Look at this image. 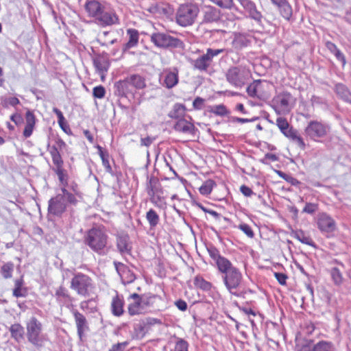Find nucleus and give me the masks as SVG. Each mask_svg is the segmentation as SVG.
I'll return each mask as SVG.
<instances>
[{
    "instance_id": "1",
    "label": "nucleus",
    "mask_w": 351,
    "mask_h": 351,
    "mask_svg": "<svg viewBox=\"0 0 351 351\" xmlns=\"http://www.w3.org/2000/svg\"><path fill=\"white\" fill-rule=\"evenodd\" d=\"M207 251L218 271L222 275L223 282L227 290L232 295L239 296L243 281L241 270L228 258L222 256L215 247H209Z\"/></svg>"
},
{
    "instance_id": "2",
    "label": "nucleus",
    "mask_w": 351,
    "mask_h": 351,
    "mask_svg": "<svg viewBox=\"0 0 351 351\" xmlns=\"http://www.w3.org/2000/svg\"><path fill=\"white\" fill-rule=\"evenodd\" d=\"M66 147L64 141L59 136L55 138V144L47 146L52 162L54 165L53 171L58 176V180L62 187L66 188L69 186V174L64 168V160L60 154V152Z\"/></svg>"
},
{
    "instance_id": "3",
    "label": "nucleus",
    "mask_w": 351,
    "mask_h": 351,
    "mask_svg": "<svg viewBox=\"0 0 351 351\" xmlns=\"http://www.w3.org/2000/svg\"><path fill=\"white\" fill-rule=\"evenodd\" d=\"M250 69L245 65H237L230 67L226 73L227 82L233 87L241 88L252 78Z\"/></svg>"
},
{
    "instance_id": "4",
    "label": "nucleus",
    "mask_w": 351,
    "mask_h": 351,
    "mask_svg": "<svg viewBox=\"0 0 351 351\" xmlns=\"http://www.w3.org/2000/svg\"><path fill=\"white\" fill-rule=\"evenodd\" d=\"M108 237L101 228H92L88 230L84 239V243L93 252L101 254L108 243Z\"/></svg>"
},
{
    "instance_id": "5",
    "label": "nucleus",
    "mask_w": 351,
    "mask_h": 351,
    "mask_svg": "<svg viewBox=\"0 0 351 351\" xmlns=\"http://www.w3.org/2000/svg\"><path fill=\"white\" fill-rule=\"evenodd\" d=\"M70 287L78 295L84 298L90 297L95 289L93 278L81 272L74 274L71 280Z\"/></svg>"
},
{
    "instance_id": "6",
    "label": "nucleus",
    "mask_w": 351,
    "mask_h": 351,
    "mask_svg": "<svg viewBox=\"0 0 351 351\" xmlns=\"http://www.w3.org/2000/svg\"><path fill=\"white\" fill-rule=\"evenodd\" d=\"M199 11V8L195 3H186L181 4L176 12V23L182 27L193 25L198 15Z\"/></svg>"
},
{
    "instance_id": "7",
    "label": "nucleus",
    "mask_w": 351,
    "mask_h": 351,
    "mask_svg": "<svg viewBox=\"0 0 351 351\" xmlns=\"http://www.w3.org/2000/svg\"><path fill=\"white\" fill-rule=\"evenodd\" d=\"M26 336L29 343L35 347L43 346L47 340L43 332L42 323L35 317H32L26 324Z\"/></svg>"
},
{
    "instance_id": "8",
    "label": "nucleus",
    "mask_w": 351,
    "mask_h": 351,
    "mask_svg": "<svg viewBox=\"0 0 351 351\" xmlns=\"http://www.w3.org/2000/svg\"><path fill=\"white\" fill-rule=\"evenodd\" d=\"M150 40L158 48L184 49V44L180 39L171 36V35L164 32H156L152 33L150 36Z\"/></svg>"
},
{
    "instance_id": "9",
    "label": "nucleus",
    "mask_w": 351,
    "mask_h": 351,
    "mask_svg": "<svg viewBox=\"0 0 351 351\" xmlns=\"http://www.w3.org/2000/svg\"><path fill=\"white\" fill-rule=\"evenodd\" d=\"M271 101L277 114H288L295 103V99L291 93L285 90L276 94Z\"/></svg>"
},
{
    "instance_id": "10",
    "label": "nucleus",
    "mask_w": 351,
    "mask_h": 351,
    "mask_svg": "<svg viewBox=\"0 0 351 351\" xmlns=\"http://www.w3.org/2000/svg\"><path fill=\"white\" fill-rule=\"evenodd\" d=\"M223 51V49L208 48L205 53L200 55L193 60V68L199 72H207L212 66L213 58Z\"/></svg>"
},
{
    "instance_id": "11",
    "label": "nucleus",
    "mask_w": 351,
    "mask_h": 351,
    "mask_svg": "<svg viewBox=\"0 0 351 351\" xmlns=\"http://www.w3.org/2000/svg\"><path fill=\"white\" fill-rule=\"evenodd\" d=\"M276 125L285 136L295 141L300 149H305L306 144L303 138L299 135L298 131L289 123L285 117H278L276 119Z\"/></svg>"
},
{
    "instance_id": "12",
    "label": "nucleus",
    "mask_w": 351,
    "mask_h": 351,
    "mask_svg": "<svg viewBox=\"0 0 351 351\" xmlns=\"http://www.w3.org/2000/svg\"><path fill=\"white\" fill-rule=\"evenodd\" d=\"M328 132V126L318 121H311L304 129L306 136L317 142L319 141L320 138L325 137Z\"/></svg>"
},
{
    "instance_id": "13",
    "label": "nucleus",
    "mask_w": 351,
    "mask_h": 351,
    "mask_svg": "<svg viewBox=\"0 0 351 351\" xmlns=\"http://www.w3.org/2000/svg\"><path fill=\"white\" fill-rule=\"evenodd\" d=\"M316 224L319 231L327 237H330L337 228L335 219L325 213H319L317 215Z\"/></svg>"
},
{
    "instance_id": "14",
    "label": "nucleus",
    "mask_w": 351,
    "mask_h": 351,
    "mask_svg": "<svg viewBox=\"0 0 351 351\" xmlns=\"http://www.w3.org/2000/svg\"><path fill=\"white\" fill-rule=\"evenodd\" d=\"M147 194L150 201L154 204H160L165 202L163 190L160 183L156 178H150L147 186Z\"/></svg>"
},
{
    "instance_id": "15",
    "label": "nucleus",
    "mask_w": 351,
    "mask_h": 351,
    "mask_svg": "<svg viewBox=\"0 0 351 351\" xmlns=\"http://www.w3.org/2000/svg\"><path fill=\"white\" fill-rule=\"evenodd\" d=\"M128 312L130 316L139 315L146 313L142 295L134 293L129 295Z\"/></svg>"
},
{
    "instance_id": "16",
    "label": "nucleus",
    "mask_w": 351,
    "mask_h": 351,
    "mask_svg": "<svg viewBox=\"0 0 351 351\" xmlns=\"http://www.w3.org/2000/svg\"><path fill=\"white\" fill-rule=\"evenodd\" d=\"M161 84L168 89L173 88L179 82V69L177 67L167 68L160 75Z\"/></svg>"
},
{
    "instance_id": "17",
    "label": "nucleus",
    "mask_w": 351,
    "mask_h": 351,
    "mask_svg": "<svg viewBox=\"0 0 351 351\" xmlns=\"http://www.w3.org/2000/svg\"><path fill=\"white\" fill-rule=\"evenodd\" d=\"M267 87V83H263L261 80H256L248 85L246 92L250 97L263 99L268 95Z\"/></svg>"
},
{
    "instance_id": "18",
    "label": "nucleus",
    "mask_w": 351,
    "mask_h": 351,
    "mask_svg": "<svg viewBox=\"0 0 351 351\" xmlns=\"http://www.w3.org/2000/svg\"><path fill=\"white\" fill-rule=\"evenodd\" d=\"M330 264L334 265L328 269L331 280L335 287H341L346 281L343 272L344 265L337 259L333 260Z\"/></svg>"
},
{
    "instance_id": "19",
    "label": "nucleus",
    "mask_w": 351,
    "mask_h": 351,
    "mask_svg": "<svg viewBox=\"0 0 351 351\" xmlns=\"http://www.w3.org/2000/svg\"><path fill=\"white\" fill-rule=\"evenodd\" d=\"M71 307L72 308L71 309V312L74 318L77 328V334L80 340L82 341L85 332L89 330L88 320L82 313L73 308V305H71Z\"/></svg>"
},
{
    "instance_id": "20",
    "label": "nucleus",
    "mask_w": 351,
    "mask_h": 351,
    "mask_svg": "<svg viewBox=\"0 0 351 351\" xmlns=\"http://www.w3.org/2000/svg\"><path fill=\"white\" fill-rule=\"evenodd\" d=\"M160 324L161 322L157 318L149 317L141 319L134 326V333L137 337L143 338L153 326Z\"/></svg>"
},
{
    "instance_id": "21",
    "label": "nucleus",
    "mask_w": 351,
    "mask_h": 351,
    "mask_svg": "<svg viewBox=\"0 0 351 351\" xmlns=\"http://www.w3.org/2000/svg\"><path fill=\"white\" fill-rule=\"evenodd\" d=\"M97 22L102 27L119 25L120 23L119 18L116 12L112 9H106L104 8Z\"/></svg>"
},
{
    "instance_id": "22",
    "label": "nucleus",
    "mask_w": 351,
    "mask_h": 351,
    "mask_svg": "<svg viewBox=\"0 0 351 351\" xmlns=\"http://www.w3.org/2000/svg\"><path fill=\"white\" fill-rule=\"evenodd\" d=\"M93 65L100 76L101 81L104 82L106 73L110 65L108 58L104 55H98L93 59Z\"/></svg>"
},
{
    "instance_id": "23",
    "label": "nucleus",
    "mask_w": 351,
    "mask_h": 351,
    "mask_svg": "<svg viewBox=\"0 0 351 351\" xmlns=\"http://www.w3.org/2000/svg\"><path fill=\"white\" fill-rule=\"evenodd\" d=\"M37 119L34 112L27 110L25 113V126L23 131V136L24 138H29L36 128Z\"/></svg>"
},
{
    "instance_id": "24",
    "label": "nucleus",
    "mask_w": 351,
    "mask_h": 351,
    "mask_svg": "<svg viewBox=\"0 0 351 351\" xmlns=\"http://www.w3.org/2000/svg\"><path fill=\"white\" fill-rule=\"evenodd\" d=\"M66 204L60 195H58L49 201L48 211L50 214L59 216L66 210Z\"/></svg>"
},
{
    "instance_id": "25",
    "label": "nucleus",
    "mask_w": 351,
    "mask_h": 351,
    "mask_svg": "<svg viewBox=\"0 0 351 351\" xmlns=\"http://www.w3.org/2000/svg\"><path fill=\"white\" fill-rule=\"evenodd\" d=\"M114 88L118 93V95L122 97H127L128 95L134 96L135 91L132 86L131 82L126 77L122 80H119L114 84Z\"/></svg>"
},
{
    "instance_id": "26",
    "label": "nucleus",
    "mask_w": 351,
    "mask_h": 351,
    "mask_svg": "<svg viewBox=\"0 0 351 351\" xmlns=\"http://www.w3.org/2000/svg\"><path fill=\"white\" fill-rule=\"evenodd\" d=\"M84 8L88 16L97 20L105 7L98 1L86 0Z\"/></svg>"
},
{
    "instance_id": "27",
    "label": "nucleus",
    "mask_w": 351,
    "mask_h": 351,
    "mask_svg": "<svg viewBox=\"0 0 351 351\" xmlns=\"http://www.w3.org/2000/svg\"><path fill=\"white\" fill-rule=\"evenodd\" d=\"M125 302L123 297L117 293L112 298L110 308L114 316L121 317L124 313Z\"/></svg>"
},
{
    "instance_id": "28",
    "label": "nucleus",
    "mask_w": 351,
    "mask_h": 351,
    "mask_svg": "<svg viewBox=\"0 0 351 351\" xmlns=\"http://www.w3.org/2000/svg\"><path fill=\"white\" fill-rule=\"evenodd\" d=\"M173 128L177 132L189 134H194L196 130L194 124L184 118L178 119Z\"/></svg>"
},
{
    "instance_id": "29",
    "label": "nucleus",
    "mask_w": 351,
    "mask_h": 351,
    "mask_svg": "<svg viewBox=\"0 0 351 351\" xmlns=\"http://www.w3.org/2000/svg\"><path fill=\"white\" fill-rule=\"evenodd\" d=\"M28 294V289L25 286L23 276L16 279L14 281L12 295L15 298H25Z\"/></svg>"
},
{
    "instance_id": "30",
    "label": "nucleus",
    "mask_w": 351,
    "mask_h": 351,
    "mask_svg": "<svg viewBox=\"0 0 351 351\" xmlns=\"http://www.w3.org/2000/svg\"><path fill=\"white\" fill-rule=\"evenodd\" d=\"M130 237L128 234H121L117 237V247L122 254H130L132 246L129 242Z\"/></svg>"
},
{
    "instance_id": "31",
    "label": "nucleus",
    "mask_w": 351,
    "mask_h": 351,
    "mask_svg": "<svg viewBox=\"0 0 351 351\" xmlns=\"http://www.w3.org/2000/svg\"><path fill=\"white\" fill-rule=\"evenodd\" d=\"M55 297L56 300L60 302H71L73 300V298L71 295L68 289L63 285L56 289Z\"/></svg>"
},
{
    "instance_id": "32",
    "label": "nucleus",
    "mask_w": 351,
    "mask_h": 351,
    "mask_svg": "<svg viewBox=\"0 0 351 351\" xmlns=\"http://www.w3.org/2000/svg\"><path fill=\"white\" fill-rule=\"evenodd\" d=\"M142 296L143 298L146 313L151 308H158L159 304L162 301L161 297L155 294H147Z\"/></svg>"
},
{
    "instance_id": "33",
    "label": "nucleus",
    "mask_w": 351,
    "mask_h": 351,
    "mask_svg": "<svg viewBox=\"0 0 351 351\" xmlns=\"http://www.w3.org/2000/svg\"><path fill=\"white\" fill-rule=\"evenodd\" d=\"M242 5L252 19L257 21H261L262 14L257 10L255 4L253 2L249 0H243Z\"/></svg>"
},
{
    "instance_id": "34",
    "label": "nucleus",
    "mask_w": 351,
    "mask_h": 351,
    "mask_svg": "<svg viewBox=\"0 0 351 351\" xmlns=\"http://www.w3.org/2000/svg\"><path fill=\"white\" fill-rule=\"evenodd\" d=\"M128 77L134 91L142 90L147 86L145 78L139 74H132Z\"/></svg>"
},
{
    "instance_id": "35",
    "label": "nucleus",
    "mask_w": 351,
    "mask_h": 351,
    "mask_svg": "<svg viewBox=\"0 0 351 351\" xmlns=\"http://www.w3.org/2000/svg\"><path fill=\"white\" fill-rule=\"evenodd\" d=\"M9 330L12 338L16 341L20 342L23 339L25 330L21 324L18 323L13 324L10 326Z\"/></svg>"
},
{
    "instance_id": "36",
    "label": "nucleus",
    "mask_w": 351,
    "mask_h": 351,
    "mask_svg": "<svg viewBox=\"0 0 351 351\" xmlns=\"http://www.w3.org/2000/svg\"><path fill=\"white\" fill-rule=\"evenodd\" d=\"M127 34L129 36V38L128 41L125 45L124 49H129L136 47L138 43L139 40V33L136 29H128Z\"/></svg>"
},
{
    "instance_id": "37",
    "label": "nucleus",
    "mask_w": 351,
    "mask_h": 351,
    "mask_svg": "<svg viewBox=\"0 0 351 351\" xmlns=\"http://www.w3.org/2000/svg\"><path fill=\"white\" fill-rule=\"evenodd\" d=\"M186 108L184 104L176 103L169 113V117L173 119H183L186 114Z\"/></svg>"
},
{
    "instance_id": "38",
    "label": "nucleus",
    "mask_w": 351,
    "mask_h": 351,
    "mask_svg": "<svg viewBox=\"0 0 351 351\" xmlns=\"http://www.w3.org/2000/svg\"><path fill=\"white\" fill-rule=\"evenodd\" d=\"M292 236L295 239L300 241L302 243L310 245L315 246V243L312 238L306 233L304 231L302 230H296L292 232Z\"/></svg>"
},
{
    "instance_id": "39",
    "label": "nucleus",
    "mask_w": 351,
    "mask_h": 351,
    "mask_svg": "<svg viewBox=\"0 0 351 351\" xmlns=\"http://www.w3.org/2000/svg\"><path fill=\"white\" fill-rule=\"evenodd\" d=\"M219 19V11L210 5L204 7V20L206 22L217 21Z\"/></svg>"
},
{
    "instance_id": "40",
    "label": "nucleus",
    "mask_w": 351,
    "mask_h": 351,
    "mask_svg": "<svg viewBox=\"0 0 351 351\" xmlns=\"http://www.w3.org/2000/svg\"><path fill=\"white\" fill-rule=\"evenodd\" d=\"M98 154L101 159L102 165L105 168V170L108 173L112 174V169L110 164L109 158L110 156L107 151H104L103 148L98 145L97 147Z\"/></svg>"
},
{
    "instance_id": "41",
    "label": "nucleus",
    "mask_w": 351,
    "mask_h": 351,
    "mask_svg": "<svg viewBox=\"0 0 351 351\" xmlns=\"http://www.w3.org/2000/svg\"><path fill=\"white\" fill-rule=\"evenodd\" d=\"M193 284L196 288L204 291H209L213 287L211 282L206 280L202 276L198 275L194 278Z\"/></svg>"
},
{
    "instance_id": "42",
    "label": "nucleus",
    "mask_w": 351,
    "mask_h": 351,
    "mask_svg": "<svg viewBox=\"0 0 351 351\" xmlns=\"http://www.w3.org/2000/svg\"><path fill=\"white\" fill-rule=\"evenodd\" d=\"M278 7L279 12L282 16L286 20H289L292 16V8L289 3L285 0L280 3L276 4Z\"/></svg>"
},
{
    "instance_id": "43",
    "label": "nucleus",
    "mask_w": 351,
    "mask_h": 351,
    "mask_svg": "<svg viewBox=\"0 0 351 351\" xmlns=\"http://www.w3.org/2000/svg\"><path fill=\"white\" fill-rule=\"evenodd\" d=\"M216 186L217 184L213 180H206L199 188V192L202 195L208 196L212 193Z\"/></svg>"
},
{
    "instance_id": "44",
    "label": "nucleus",
    "mask_w": 351,
    "mask_h": 351,
    "mask_svg": "<svg viewBox=\"0 0 351 351\" xmlns=\"http://www.w3.org/2000/svg\"><path fill=\"white\" fill-rule=\"evenodd\" d=\"M53 112L56 113L58 117V123L60 128L66 134L71 133V129L67 125L65 118L62 112L58 108H53Z\"/></svg>"
},
{
    "instance_id": "45",
    "label": "nucleus",
    "mask_w": 351,
    "mask_h": 351,
    "mask_svg": "<svg viewBox=\"0 0 351 351\" xmlns=\"http://www.w3.org/2000/svg\"><path fill=\"white\" fill-rule=\"evenodd\" d=\"M146 219L152 228L156 227L160 221L159 215L154 209H150L147 212Z\"/></svg>"
},
{
    "instance_id": "46",
    "label": "nucleus",
    "mask_w": 351,
    "mask_h": 351,
    "mask_svg": "<svg viewBox=\"0 0 351 351\" xmlns=\"http://www.w3.org/2000/svg\"><path fill=\"white\" fill-rule=\"evenodd\" d=\"M14 263L11 262L6 263L3 264L0 269V272L2 276L5 278H11L12 277V273L14 271Z\"/></svg>"
},
{
    "instance_id": "47",
    "label": "nucleus",
    "mask_w": 351,
    "mask_h": 351,
    "mask_svg": "<svg viewBox=\"0 0 351 351\" xmlns=\"http://www.w3.org/2000/svg\"><path fill=\"white\" fill-rule=\"evenodd\" d=\"M93 302H94L93 299L83 300L80 303V308L84 312L93 313L97 311V308L96 306L91 305Z\"/></svg>"
},
{
    "instance_id": "48",
    "label": "nucleus",
    "mask_w": 351,
    "mask_h": 351,
    "mask_svg": "<svg viewBox=\"0 0 351 351\" xmlns=\"http://www.w3.org/2000/svg\"><path fill=\"white\" fill-rule=\"evenodd\" d=\"M332 343L325 341H319L312 348V351H332Z\"/></svg>"
},
{
    "instance_id": "49",
    "label": "nucleus",
    "mask_w": 351,
    "mask_h": 351,
    "mask_svg": "<svg viewBox=\"0 0 351 351\" xmlns=\"http://www.w3.org/2000/svg\"><path fill=\"white\" fill-rule=\"evenodd\" d=\"M61 191L64 195L66 197L67 202L73 205H75L77 203V196L75 194V193H70L66 188L62 187Z\"/></svg>"
},
{
    "instance_id": "50",
    "label": "nucleus",
    "mask_w": 351,
    "mask_h": 351,
    "mask_svg": "<svg viewBox=\"0 0 351 351\" xmlns=\"http://www.w3.org/2000/svg\"><path fill=\"white\" fill-rule=\"evenodd\" d=\"M171 351H189V343L186 341L179 339Z\"/></svg>"
},
{
    "instance_id": "51",
    "label": "nucleus",
    "mask_w": 351,
    "mask_h": 351,
    "mask_svg": "<svg viewBox=\"0 0 351 351\" xmlns=\"http://www.w3.org/2000/svg\"><path fill=\"white\" fill-rule=\"evenodd\" d=\"M20 104L19 99L16 97H11L1 99V105L3 108H8L9 106H16Z\"/></svg>"
},
{
    "instance_id": "52",
    "label": "nucleus",
    "mask_w": 351,
    "mask_h": 351,
    "mask_svg": "<svg viewBox=\"0 0 351 351\" xmlns=\"http://www.w3.org/2000/svg\"><path fill=\"white\" fill-rule=\"evenodd\" d=\"M237 228L241 230L247 237L252 239L254 237V232L251 226L245 223H241Z\"/></svg>"
},
{
    "instance_id": "53",
    "label": "nucleus",
    "mask_w": 351,
    "mask_h": 351,
    "mask_svg": "<svg viewBox=\"0 0 351 351\" xmlns=\"http://www.w3.org/2000/svg\"><path fill=\"white\" fill-rule=\"evenodd\" d=\"M106 95V89L101 86H97L93 89V95L95 98L102 99L105 97Z\"/></svg>"
},
{
    "instance_id": "54",
    "label": "nucleus",
    "mask_w": 351,
    "mask_h": 351,
    "mask_svg": "<svg viewBox=\"0 0 351 351\" xmlns=\"http://www.w3.org/2000/svg\"><path fill=\"white\" fill-rule=\"evenodd\" d=\"M335 91L342 98H347L350 94L348 88L343 84L336 85Z\"/></svg>"
},
{
    "instance_id": "55",
    "label": "nucleus",
    "mask_w": 351,
    "mask_h": 351,
    "mask_svg": "<svg viewBox=\"0 0 351 351\" xmlns=\"http://www.w3.org/2000/svg\"><path fill=\"white\" fill-rule=\"evenodd\" d=\"M212 112L215 114L223 116L227 114V109L224 105H217L214 106Z\"/></svg>"
},
{
    "instance_id": "56",
    "label": "nucleus",
    "mask_w": 351,
    "mask_h": 351,
    "mask_svg": "<svg viewBox=\"0 0 351 351\" xmlns=\"http://www.w3.org/2000/svg\"><path fill=\"white\" fill-rule=\"evenodd\" d=\"M278 173L280 176V177H281L282 178H283L284 180H285L289 183H290L293 185H295L299 182L297 179H295L293 177H292L288 174H286L280 171H278Z\"/></svg>"
},
{
    "instance_id": "57",
    "label": "nucleus",
    "mask_w": 351,
    "mask_h": 351,
    "mask_svg": "<svg viewBox=\"0 0 351 351\" xmlns=\"http://www.w3.org/2000/svg\"><path fill=\"white\" fill-rule=\"evenodd\" d=\"M318 209V205L313 203H306L303 208V212L313 214Z\"/></svg>"
},
{
    "instance_id": "58",
    "label": "nucleus",
    "mask_w": 351,
    "mask_h": 351,
    "mask_svg": "<svg viewBox=\"0 0 351 351\" xmlns=\"http://www.w3.org/2000/svg\"><path fill=\"white\" fill-rule=\"evenodd\" d=\"M274 276L280 285H286L288 277L285 274L275 272Z\"/></svg>"
},
{
    "instance_id": "59",
    "label": "nucleus",
    "mask_w": 351,
    "mask_h": 351,
    "mask_svg": "<svg viewBox=\"0 0 351 351\" xmlns=\"http://www.w3.org/2000/svg\"><path fill=\"white\" fill-rule=\"evenodd\" d=\"M204 99L200 97H197L193 102V107L195 110H201L203 108Z\"/></svg>"
},
{
    "instance_id": "60",
    "label": "nucleus",
    "mask_w": 351,
    "mask_h": 351,
    "mask_svg": "<svg viewBox=\"0 0 351 351\" xmlns=\"http://www.w3.org/2000/svg\"><path fill=\"white\" fill-rule=\"evenodd\" d=\"M129 343L128 341H124L122 343H118L112 346L109 351H123L126 346H128Z\"/></svg>"
},
{
    "instance_id": "61",
    "label": "nucleus",
    "mask_w": 351,
    "mask_h": 351,
    "mask_svg": "<svg viewBox=\"0 0 351 351\" xmlns=\"http://www.w3.org/2000/svg\"><path fill=\"white\" fill-rule=\"evenodd\" d=\"M10 120L13 121L17 126L21 125L23 122V119L21 114L14 113L10 116Z\"/></svg>"
},
{
    "instance_id": "62",
    "label": "nucleus",
    "mask_w": 351,
    "mask_h": 351,
    "mask_svg": "<svg viewBox=\"0 0 351 351\" xmlns=\"http://www.w3.org/2000/svg\"><path fill=\"white\" fill-rule=\"evenodd\" d=\"M67 187H69L70 190L75 193L78 198L82 199V193L80 191L78 184L75 182H72L70 184H69Z\"/></svg>"
},
{
    "instance_id": "63",
    "label": "nucleus",
    "mask_w": 351,
    "mask_h": 351,
    "mask_svg": "<svg viewBox=\"0 0 351 351\" xmlns=\"http://www.w3.org/2000/svg\"><path fill=\"white\" fill-rule=\"evenodd\" d=\"M342 6L343 9L346 10V20L350 23H351V0H350L349 4H348L347 5H342Z\"/></svg>"
},
{
    "instance_id": "64",
    "label": "nucleus",
    "mask_w": 351,
    "mask_h": 351,
    "mask_svg": "<svg viewBox=\"0 0 351 351\" xmlns=\"http://www.w3.org/2000/svg\"><path fill=\"white\" fill-rule=\"evenodd\" d=\"M240 191L245 197H251L253 194L252 190L245 184L240 186Z\"/></svg>"
}]
</instances>
